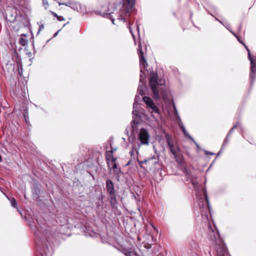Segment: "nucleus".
Here are the masks:
<instances>
[{
    "instance_id": "obj_8",
    "label": "nucleus",
    "mask_w": 256,
    "mask_h": 256,
    "mask_svg": "<svg viewBox=\"0 0 256 256\" xmlns=\"http://www.w3.org/2000/svg\"><path fill=\"white\" fill-rule=\"evenodd\" d=\"M143 100L144 102L147 104V106L152 110V116L154 117H155L154 114L159 115L158 108L156 106L152 100L149 97L144 96L143 98Z\"/></svg>"
},
{
    "instance_id": "obj_19",
    "label": "nucleus",
    "mask_w": 256,
    "mask_h": 256,
    "mask_svg": "<svg viewBox=\"0 0 256 256\" xmlns=\"http://www.w3.org/2000/svg\"><path fill=\"white\" fill-rule=\"evenodd\" d=\"M144 88L142 86H141L140 85L139 86L138 88V90L139 94H140L141 95H143L144 94V92L143 90Z\"/></svg>"
},
{
    "instance_id": "obj_2",
    "label": "nucleus",
    "mask_w": 256,
    "mask_h": 256,
    "mask_svg": "<svg viewBox=\"0 0 256 256\" xmlns=\"http://www.w3.org/2000/svg\"><path fill=\"white\" fill-rule=\"evenodd\" d=\"M135 0H123L122 9L120 11L118 19L121 20L125 21V16L130 15L134 8Z\"/></svg>"
},
{
    "instance_id": "obj_33",
    "label": "nucleus",
    "mask_w": 256,
    "mask_h": 256,
    "mask_svg": "<svg viewBox=\"0 0 256 256\" xmlns=\"http://www.w3.org/2000/svg\"><path fill=\"white\" fill-rule=\"evenodd\" d=\"M24 116L26 118V112L24 114Z\"/></svg>"
},
{
    "instance_id": "obj_27",
    "label": "nucleus",
    "mask_w": 256,
    "mask_h": 256,
    "mask_svg": "<svg viewBox=\"0 0 256 256\" xmlns=\"http://www.w3.org/2000/svg\"><path fill=\"white\" fill-rule=\"evenodd\" d=\"M238 42H239L240 43L242 44L244 46V44H244V43L242 42V40H240V38H238Z\"/></svg>"
},
{
    "instance_id": "obj_34",
    "label": "nucleus",
    "mask_w": 256,
    "mask_h": 256,
    "mask_svg": "<svg viewBox=\"0 0 256 256\" xmlns=\"http://www.w3.org/2000/svg\"><path fill=\"white\" fill-rule=\"evenodd\" d=\"M45 4H48V2H45Z\"/></svg>"
},
{
    "instance_id": "obj_20",
    "label": "nucleus",
    "mask_w": 256,
    "mask_h": 256,
    "mask_svg": "<svg viewBox=\"0 0 256 256\" xmlns=\"http://www.w3.org/2000/svg\"><path fill=\"white\" fill-rule=\"evenodd\" d=\"M10 202H11V204L12 206H14V208L16 207L17 204H16V200L14 198H12Z\"/></svg>"
},
{
    "instance_id": "obj_3",
    "label": "nucleus",
    "mask_w": 256,
    "mask_h": 256,
    "mask_svg": "<svg viewBox=\"0 0 256 256\" xmlns=\"http://www.w3.org/2000/svg\"><path fill=\"white\" fill-rule=\"evenodd\" d=\"M138 54L140 57V82H142L143 80L145 78L146 74H148V70H146L148 63L144 56V52L142 51V46L140 44H138Z\"/></svg>"
},
{
    "instance_id": "obj_6",
    "label": "nucleus",
    "mask_w": 256,
    "mask_h": 256,
    "mask_svg": "<svg viewBox=\"0 0 256 256\" xmlns=\"http://www.w3.org/2000/svg\"><path fill=\"white\" fill-rule=\"evenodd\" d=\"M161 86L165 84V80H162L161 78ZM162 88L161 87V96L162 97L163 100L165 101V102L168 104V105L171 106H173L174 110L176 111V106H174V102L172 100V98L171 94L169 90H166V91H162Z\"/></svg>"
},
{
    "instance_id": "obj_4",
    "label": "nucleus",
    "mask_w": 256,
    "mask_h": 256,
    "mask_svg": "<svg viewBox=\"0 0 256 256\" xmlns=\"http://www.w3.org/2000/svg\"><path fill=\"white\" fill-rule=\"evenodd\" d=\"M150 84L153 94L156 98L159 96V83L158 82V76L152 73L150 78Z\"/></svg>"
},
{
    "instance_id": "obj_26",
    "label": "nucleus",
    "mask_w": 256,
    "mask_h": 256,
    "mask_svg": "<svg viewBox=\"0 0 256 256\" xmlns=\"http://www.w3.org/2000/svg\"><path fill=\"white\" fill-rule=\"evenodd\" d=\"M52 14L54 16L58 18V16L56 13L52 12Z\"/></svg>"
},
{
    "instance_id": "obj_30",
    "label": "nucleus",
    "mask_w": 256,
    "mask_h": 256,
    "mask_svg": "<svg viewBox=\"0 0 256 256\" xmlns=\"http://www.w3.org/2000/svg\"><path fill=\"white\" fill-rule=\"evenodd\" d=\"M206 154H210V155H212L213 154L212 152H206Z\"/></svg>"
},
{
    "instance_id": "obj_13",
    "label": "nucleus",
    "mask_w": 256,
    "mask_h": 256,
    "mask_svg": "<svg viewBox=\"0 0 256 256\" xmlns=\"http://www.w3.org/2000/svg\"><path fill=\"white\" fill-rule=\"evenodd\" d=\"M240 126V122H236L235 124L232 128L230 130L228 133V134L226 138L225 139V141L228 140V138L230 136L231 134H232L234 130L236 128Z\"/></svg>"
},
{
    "instance_id": "obj_36",
    "label": "nucleus",
    "mask_w": 256,
    "mask_h": 256,
    "mask_svg": "<svg viewBox=\"0 0 256 256\" xmlns=\"http://www.w3.org/2000/svg\"><path fill=\"white\" fill-rule=\"evenodd\" d=\"M131 155L132 154V152H130Z\"/></svg>"
},
{
    "instance_id": "obj_15",
    "label": "nucleus",
    "mask_w": 256,
    "mask_h": 256,
    "mask_svg": "<svg viewBox=\"0 0 256 256\" xmlns=\"http://www.w3.org/2000/svg\"><path fill=\"white\" fill-rule=\"evenodd\" d=\"M110 204L114 206L116 204V194H110Z\"/></svg>"
},
{
    "instance_id": "obj_29",
    "label": "nucleus",
    "mask_w": 256,
    "mask_h": 256,
    "mask_svg": "<svg viewBox=\"0 0 256 256\" xmlns=\"http://www.w3.org/2000/svg\"><path fill=\"white\" fill-rule=\"evenodd\" d=\"M44 28V25L43 24H42L41 26H40V28H39V31L40 30Z\"/></svg>"
},
{
    "instance_id": "obj_7",
    "label": "nucleus",
    "mask_w": 256,
    "mask_h": 256,
    "mask_svg": "<svg viewBox=\"0 0 256 256\" xmlns=\"http://www.w3.org/2000/svg\"><path fill=\"white\" fill-rule=\"evenodd\" d=\"M218 256H224L226 253V248L222 240H218V242L214 244Z\"/></svg>"
},
{
    "instance_id": "obj_12",
    "label": "nucleus",
    "mask_w": 256,
    "mask_h": 256,
    "mask_svg": "<svg viewBox=\"0 0 256 256\" xmlns=\"http://www.w3.org/2000/svg\"><path fill=\"white\" fill-rule=\"evenodd\" d=\"M118 7V4L116 3L111 4H110L109 8L108 10V14H104H104H108L110 15L111 14H112L114 12V10H116Z\"/></svg>"
},
{
    "instance_id": "obj_28",
    "label": "nucleus",
    "mask_w": 256,
    "mask_h": 256,
    "mask_svg": "<svg viewBox=\"0 0 256 256\" xmlns=\"http://www.w3.org/2000/svg\"><path fill=\"white\" fill-rule=\"evenodd\" d=\"M204 197H205L206 200L207 201V202L208 203V196H207L206 193L204 194Z\"/></svg>"
},
{
    "instance_id": "obj_1",
    "label": "nucleus",
    "mask_w": 256,
    "mask_h": 256,
    "mask_svg": "<svg viewBox=\"0 0 256 256\" xmlns=\"http://www.w3.org/2000/svg\"><path fill=\"white\" fill-rule=\"evenodd\" d=\"M163 132L166 138V144L170 152L174 156L176 162L178 164H182L184 162L183 156L176 144L174 138L172 136L166 133L165 131H164Z\"/></svg>"
},
{
    "instance_id": "obj_5",
    "label": "nucleus",
    "mask_w": 256,
    "mask_h": 256,
    "mask_svg": "<svg viewBox=\"0 0 256 256\" xmlns=\"http://www.w3.org/2000/svg\"><path fill=\"white\" fill-rule=\"evenodd\" d=\"M208 228V238L212 240L214 244L218 242V240H222L220 237L218 230L214 224L212 226L210 224Z\"/></svg>"
},
{
    "instance_id": "obj_24",
    "label": "nucleus",
    "mask_w": 256,
    "mask_h": 256,
    "mask_svg": "<svg viewBox=\"0 0 256 256\" xmlns=\"http://www.w3.org/2000/svg\"><path fill=\"white\" fill-rule=\"evenodd\" d=\"M180 127L181 130L184 132V134L186 136V130L185 128H184V126H180Z\"/></svg>"
},
{
    "instance_id": "obj_32",
    "label": "nucleus",
    "mask_w": 256,
    "mask_h": 256,
    "mask_svg": "<svg viewBox=\"0 0 256 256\" xmlns=\"http://www.w3.org/2000/svg\"><path fill=\"white\" fill-rule=\"evenodd\" d=\"M130 33H131V34H132V35L133 34H132V30H131V28H130Z\"/></svg>"
},
{
    "instance_id": "obj_21",
    "label": "nucleus",
    "mask_w": 256,
    "mask_h": 256,
    "mask_svg": "<svg viewBox=\"0 0 256 256\" xmlns=\"http://www.w3.org/2000/svg\"><path fill=\"white\" fill-rule=\"evenodd\" d=\"M20 42L22 46H25L26 44V41L24 38H20Z\"/></svg>"
},
{
    "instance_id": "obj_9",
    "label": "nucleus",
    "mask_w": 256,
    "mask_h": 256,
    "mask_svg": "<svg viewBox=\"0 0 256 256\" xmlns=\"http://www.w3.org/2000/svg\"><path fill=\"white\" fill-rule=\"evenodd\" d=\"M139 139L143 144H148L149 140V135L144 128H142L139 134Z\"/></svg>"
},
{
    "instance_id": "obj_23",
    "label": "nucleus",
    "mask_w": 256,
    "mask_h": 256,
    "mask_svg": "<svg viewBox=\"0 0 256 256\" xmlns=\"http://www.w3.org/2000/svg\"><path fill=\"white\" fill-rule=\"evenodd\" d=\"M135 124H136L135 121L133 120L132 122V130L134 131L136 130V126H135Z\"/></svg>"
},
{
    "instance_id": "obj_25",
    "label": "nucleus",
    "mask_w": 256,
    "mask_h": 256,
    "mask_svg": "<svg viewBox=\"0 0 256 256\" xmlns=\"http://www.w3.org/2000/svg\"><path fill=\"white\" fill-rule=\"evenodd\" d=\"M58 20L60 21L64 20V18L62 16H58Z\"/></svg>"
},
{
    "instance_id": "obj_10",
    "label": "nucleus",
    "mask_w": 256,
    "mask_h": 256,
    "mask_svg": "<svg viewBox=\"0 0 256 256\" xmlns=\"http://www.w3.org/2000/svg\"><path fill=\"white\" fill-rule=\"evenodd\" d=\"M116 160V158H112L111 160L107 162L108 166L110 168L113 170V172L114 174H118L120 172V170L119 168H118Z\"/></svg>"
},
{
    "instance_id": "obj_31",
    "label": "nucleus",
    "mask_w": 256,
    "mask_h": 256,
    "mask_svg": "<svg viewBox=\"0 0 256 256\" xmlns=\"http://www.w3.org/2000/svg\"><path fill=\"white\" fill-rule=\"evenodd\" d=\"M112 18V22L114 24V19L113 18Z\"/></svg>"
},
{
    "instance_id": "obj_22",
    "label": "nucleus",
    "mask_w": 256,
    "mask_h": 256,
    "mask_svg": "<svg viewBox=\"0 0 256 256\" xmlns=\"http://www.w3.org/2000/svg\"><path fill=\"white\" fill-rule=\"evenodd\" d=\"M72 4V2L70 1L68 2H65V3H60V2H58V4L60 6L62 4V5H65L68 6H70Z\"/></svg>"
},
{
    "instance_id": "obj_14",
    "label": "nucleus",
    "mask_w": 256,
    "mask_h": 256,
    "mask_svg": "<svg viewBox=\"0 0 256 256\" xmlns=\"http://www.w3.org/2000/svg\"><path fill=\"white\" fill-rule=\"evenodd\" d=\"M244 47L246 48V50L248 52V59L250 62V66H252V61L253 62V65H254V66H256V59L254 60L250 52V50H249V48H248V46L246 44H244Z\"/></svg>"
},
{
    "instance_id": "obj_17",
    "label": "nucleus",
    "mask_w": 256,
    "mask_h": 256,
    "mask_svg": "<svg viewBox=\"0 0 256 256\" xmlns=\"http://www.w3.org/2000/svg\"><path fill=\"white\" fill-rule=\"evenodd\" d=\"M18 74L20 76H22V65L20 62H18Z\"/></svg>"
},
{
    "instance_id": "obj_18",
    "label": "nucleus",
    "mask_w": 256,
    "mask_h": 256,
    "mask_svg": "<svg viewBox=\"0 0 256 256\" xmlns=\"http://www.w3.org/2000/svg\"><path fill=\"white\" fill-rule=\"evenodd\" d=\"M250 73L252 74H256V66L253 65V62L252 61V66H250Z\"/></svg>"
},
{
    "instance_id": "obj_35",
    "label": "nucleus",
    "mask_w": 256,
    "mask_h": 256,
    "mask_svg": "<svg viewBox=\"0 0 256 256\" xmlns=\"http://www.w3.org/2000/svg\"><path fill=\"white\" fill-rule=\"evenodd\" d=\"M45 4H48V2H45Z\"/></svg>"
},
{
    "instance_id": "obj_11",
    "label": "nucleus",
    "mask_w": 256,
    "mask_h": 256,
    "mask_svg": "<svg viewBox=\"0 0 256 256\" xmlns=\"http://www.w3.org/2000/svg\"><path fill=\"white\" fill-rule=\"evenodd\" d=\"M106 188L107 192L110 194V195L116 194L113 182L110 180H106Z\"/></svg>"
},
{
    "instance_id": "obj_16",
    "label": "nucleus",
    "mask_w": 256,
    "mask_h": 256,
    "mask_svg": "<svg viewBox=\"0 0 256 256\" xmlns=\"http://www.w3.org/2000/svg\"><path fill=\"white\" fill-rule=\"evenodd\" d=\"M113 156H112V151H108L106 152V160L107 162L111 160L110 158H112Z\"/></svg>"
}]
</instances>
